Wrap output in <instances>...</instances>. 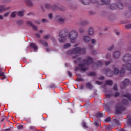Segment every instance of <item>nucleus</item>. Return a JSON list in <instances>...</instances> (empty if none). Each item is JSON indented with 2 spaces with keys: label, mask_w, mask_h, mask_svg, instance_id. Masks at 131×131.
I'll return each instance as SVG.
<instances>
[{
  "label": "nucleus",
  "mask_w": 131,
  "mask_h": 131,
  "mask_svg": "<svg viewBox=\"0 0 131 131\" xmlns=\"http://www.w3.org/2000/svg\"><path fill=\"white\" fill-rule=\"evenodd\" d=\"M68 75L70 77H71V73L70 72H68Z\"/></svg>",
  "instance_id": "49"
},
{
  "label": "nucleus",
  "mask_w": 131,
  "mask_h": 131,
  "mask_svg": "<svg viewBox=\"0 0 131 131\" xmlns=\"http://www.w3.org/2000/svg\"><path fill=\"white\" fill-rule=\"evenodd\" d=\"M78 76H80V75H77Z\"/></svg>",
  "instance_id": "57"
},
{
  "label": "nucleus",
  "mask_w": 131,
  "mask_h": 131,
  "mask_svg": "<svg viewBox=\"0 0 131 131\" xmlns=\"http://www.w3.org/2000/svg\"><path fill=\"white\" fill-rule=\"evenodd\" d=\"M83 40L85 42H89L91 40V38L88 36H84L83 38Z\"/></svg>",
  "instance_id": "11"
},
{
  "label": "nucleus",
  "mask_w": 131,
  "mask_h": 131,
  "mask_svg": "<svg viewBox=\"0 0 131 131\" xmlns=\"http://www.w3.org/2000/svg\"><path fill=\"white\" fill-rule=\"evenodd\" d=\"M17 15V12H13L11 13V18H15Z\"/></svg>",
  "instance_id": "21"
},
{
  "label": "nucleus",
  "mask_w": 131,
  "mask_h": 131,
  "mask_svg": "<svg viewBox=\"0 0 131 131\" xmlns=\"http://www.w3.org/2000/svg\"><path fill=\"white\" fill-rule=\"evenodd\" d=\"M92 58L89 57L88 58H87V60H86L85 61V63L86 64H91V63H92Z\"/></svg>",
  "instance_id": "15"
},
{
  "label": "nucleus",
  "mask_w": 131,
  "mask_h": 131,
  "mask_svg": "<svg viewBox=\"0 0 131 131\" xmlns=\"http://www.w3.org/2000/svg\"><path fill=\"white\" fill-rule=\"evenodd\" d=\"M106 75L107 76H112V72H111V71L109 70L106 72Z\"/></svg>",
  "instance_id": "24"
},
{
  "label": "nucleus",
  "mask_w": 131,
  "mask_h": 131,
  "mask_svg": "<svg viewBox=\"0 0 131 131\" xmlns=\"http://www.w3.org/2000/svg\"><path fill=\"white\" fill-rule=\"evenodd\" d=\"M124 82H125V83H126V82H127V83H128V82H129V80L126 79V80H125Z\"/></svg>",
  "instance_id": "45"
},
{
  "label": "nucleus",
  "mask_w": 131,
  "mask_h": 131,
  "mask_svg": "<svg viewBox=\"0 0 131 131\" xmlns=\"http://www.w3.org/2000/svg\"><path fill=\"white\" fill-rule=\"evenodd\" d=\"M17 128L19 130L22 129V128H23V126L22 125H19L17 126Z\"/></svg>",
  "instance_id": "35"
},
{
  "label": "nucleus",
  "mask_w": 131,
  "mask_h": 131,
  "mask_svg": "<svg viewBox=\"0 0 131 131\" xmlns=\"http://www.w3.org/2000/svg\"><path fill=\"white\" fill-rule=\"evenodd\" d=\"M10 14V12H6V13H5L4 14V17H8V16H9V14Z\"/></svg>",
  "instance_id": "36"
},
{
  "label": "nucleus",
  "mask_w": 131,
  "mask_h": 131,
  "mask_svg": "<svg viewBox=\"0 0 131 131\" xmlns=\"http://www.w3.org/2000/svg\"><path fill=\"white\" fill-rule=\"evenodd\" d=\"M4 19V16L3 15H0V20H3Z\"/></svg>",
  "instance_id": "47"
},
{
  "label": "nucleus",
  "mask_w": 131,
  "mask_h": 131,
  "mask_svg": "<svg viewBox=\"0 0 131 131\" xmlns=\"http://www.w3.org/2000/svg\"><path fill=\"white\" fill-rule=\"evenodd\" d=\"M129 125H130V126H131L130 123H129Z\"/></svg>",
  "instance_id": "59"
},
{
  "label": "nucleus",
  "mask_w": 131,
  "mask_h": 131,
  "mask_svg": "<svg viewBox=\"0 0 131 131\" xmlns=\"http://www.w3.org/2000/svg\"><path fill=\"white\" fill-rule=\"evenodd\" d=\"M48 18L50 20H52L53 19V14L50 13L48 15Z\"/></svg>",
  "instance_id": "28"
},
{
  "label": "nucleus",
  "mask_w": 131,
  "mask_h": 131,
  "mask_svg": "<svg viewBox=\"0 0 131 131\" xmlns=\"http://www.w3.org/2000/svg\"><path fill=\"white\" fill-rule=\"evenodd\" d=\"M96 84H98V85H101L102 84V82H99V81H96Z\"/></svg>",
  "instance_id": "41"
},
{
  "label": "nucleus",
  "mask_w": 131,
  "mask_h": 131,
  "mask_svg": "<svg viewBox=\"0 0 131 131\" xmlns=\"http://www.w3.org/2000/svg\"><path fill=\"white\" fill-rule=\"evenodd\" d=\"M40 33H43V30H41L39 31Z\"/></svg>",
  "instance_id": "53"
},
{
  "label": "nucleus",
  "mask_w": 131,
  "mask_h": 131,
  "mask_svg": "<svg viewBox=\"0 0 131 131\" xmlns=\"http://www.w3.org/2000/svg\"><path fill=\"white\" fill-rule=\"evenodd\" d=\"M103 116H104V114L102 113H98L96 115L97 117H98V118L103 117Z\"/></svg>",
  "instance_id": "20"
},
{
  "label": "nucleus",
  "mask_w": 131,
  "mask_h": 131,
  "mask_svg": "<svg viewBox=\"0 0 131 131\" xmlns=\"http://www.w3.org/2000/svg\"><path fill=\"white\" fill-rule=\"evenodd\" d=\"M91 43H92V45H94V44L96 43V40H95V39H92L91 40Z\"/></svg>",
  "instance_id": "31"
},
{
  "label": "nucleus",
  "mask_w": 131,
  "mask_h": 131,
  "mask_svg": "<svg viewBox=\"0 0 131 131\" xmlns=\"http://www.w3.org/2000/svg\"><path fill=\"white\" fill-rule=\"evenodd\" d=\"M126 28H131V24L126 25Z\"/></svg>",
  "instance_id": "40"
},
{
  "label": "nucleus",
  "mask_w": 131,
  "mask_h": 131,
  "mask_svg": "<svg viewBox=\"0 0 131 131\" xmlns=\"http://www.w3.org/2000/svg\"><path fill=\"white\" fill-rule=\"evenodd\" d=\"M90 75H95V73L94 72L91 73Z\"/></svg>",
  "instance_id": "54"
},
{
  "label": "nucleus",
  "mask_w": 131,
  "mask_h": 131,
  "mask_svg": "<svg viewBox=\"0 0 131 131\" xmlns=\"http://www.w3.org/2000/svg\"><path fill=\"white\" fill-rule=\"evenodd\" d=\"M94 3H99V5H104L105 4V0H94Z\"/></svg>",
  "instance_id": "12"
},
{
  "label": "nucleus",
  "mask_w": 131,
  "mask_h": 131,
  "mask_svg": "<svg viewBox=\"0 0 131 131\" xmlns=\"http://www.w3.org/2000/svg\"><path fill=\"white\" fill-rule=\"evenodd\" d=\"M111 57V54L110 53H107V55L105 56V58H106V59H109V58H110Z\"/></svg>",
  "instance_id": "30"
},
{
  "label": "nucleus",
  "mask_w": 131,
  "mask_h": 131,
  "mask_svg": "<svg viewBox=\"0 0 131 131\" xmlns=\"http://www.w3.org/2000/svg\"><path fill=\"white\" fill-rule=\"evenodd\" d=\"M78 68L81 71H86V70L88 69V68H86V67H85V66L83 65V64H80V66H79Z\"/></svg>",
  "instance_id": "10"
},
{
  "label": "nucleus",
  "mask_w": 131,
  "mask_h": 131,
  "mask_svg": "<svg viewBox=\"0 0 131 131\" xmlns=\"http://www.w3.org/2000/svg\"><path fill=\"white\" fill-rule=\"evenodd\" d=\"M8 9L6 8L4 5H0V13H3L4 11H7Z\"/></svg>",
  "instance_id": "13"
},
{
  "label": "nucleus",
  "mask_w": 131,
  "mask_h": 131,
  "mask_svg": "<svg viewBox=\"0 0 131 131\" xmlns=\"http://www.w3.org/2000/svg\"><path fill=\"white\" fill-rule=\"evenodd\" d=\"M68 37L72 43H74L76 41L75 39L78 37V33L76 30H72L69 33Z\"/></svg>",
  "instance_id": "1"
},
{
  "label": "nucleus",
  "mask_w": 131,
  "mask_h": 131,
  "mask_svg": "<svg viewBox=\"0 0 131 131\" xmlns=\"http://www.w3.org/2000/svg\"><path fill=\"white\" fill-rule=\"evenodd\" d=\"M109 64H110V62L109 61H107V62H105V65L106 66H108V65H109Z\"/></svg>",
  "instance_id": "48"
},
{
  "label": "nucleus",
  "mask_w": 131,
  "mask_h": 131,
  "mask_svg": "<svg viewBox=\"0 0 131 131\" xmlns=\"http://www.w3.org/2000/svg\"><path fill=\"white\" fill-rule=\"evenodd\" d=\"M114 90H115V91H117V86L116 85H114Z\"/></svg>",
  "instance_id": "46"
},
{
  "label": "nucleus",
  "mask_w": 131,
  "mask_h": 131,
  "mask_svg": "<svg viewBox=\"0 0 131 131\" xmlns=\"http://www.w3.org/2000/svg\"><path fill=\"white\" fill-rule=\"evenodd\" d=\"M49 37H50V35H45L44 36V38L45 39H49Z\"/></svg>",
  "instance_id": "37"
},
{
  "label": "nucleus",
  "mask_w": 131,
  "mask_h": 131,
  "mask_svg": "<svg viewBox=\"0 0 131 131\" xmlns=\"http://www.w3.org/2000/svg\"><path fill=\"white\" fill-rule=\"evenodd\" d=\"M94 124H95V125H96V126L99 125V124H98V122H94Z\"/></svg>",
  "instance_id": "52"
},
{
  "label": "nucleus",
  "mask_w": 131,
  "mask_h": 131,
  "mask_svg": "<svg viewBox=\"0 0 131 131\" xmlns=\"http://www.w3.org/2000/svg\"><path fill=\"white\" fill-rule=\"evenodd\" d=\"M121 56V52L119 51H114L113 54V58L114 59H116V60H117V59H119Z\"/></svg>",
  "instance_id": "6"
},
{
  "label": "nucleus",
  "mask_w": 131,
  "mask_h": 131,
  "mask_svg": "<svg viewBox=\"0 0 131 131\" xmlns=\"http://www.w3.org/2000/svg\"><path fill=\"white\" fill-rule=\"evenodd\" d=\"M106 95L107 98H109V97H110V95H109L108 94L106 93Z\"/></svg>",
  "instance_id": "55"
},
{
  "label": "nucleus",
  "mask_w": 131,
  "mask_h": 131,
  "mask_svg": "<svg viewBox=\"0 0 131 131\" xmlns=\"http://www.w3.org/2000/svg\"><path fill=\"white\" fill-rule=\"evenodd\" d=\"M119 109H121V105L120 104H117L116 107V110H117V111L119 110Z\"/></svg>",
  "instance_id": "25"
},
{
  "label": "nucleus",
  "mask_w": 131,
  "mask_h": 131,
  "mask_svg": "<svg viewBox=\"0 0 131 131\" xmlns=\"http://www.w3.org/2000/svg\"><path fill=\"white\" fill-rule=\"evenodd\" d=\"M110 9L111 10H115L116 9H117V5L115 3L112 4Z\"/></svg>",
  "instance_id": "14"
},
{
  "label": "nucleus",
  "mask_w": 131,
  "mask_h": 131,
  "mask_svg": "<svg viewBox=\"0 0 131 131\" xmlns=\"http://www.w3.org/2000/svg\"><path fill=\"white\" fill-rule=\"evenodd\" d=\"M42 22H43V23H46L48 22V20H47L46 19H42Z\"/></svg>",
  "instance_id": "43"
},
{
  "label": "nucleus",
  "mask_w": 131,
  "mask_h": 131,
  "mask_svg": "<svg viewBox=\"0 0 131 131\" xmlns=\"http://www.w3.org/2000/svg\"><path fill=\"white\" fill-rule=\"evenodd\" d=\"M59 21L60 22H64L65 21V19L63 18L62 17H60V18H59Z\"/></svg>",
  "instance_id": "33"
},
{
  "label": "nucleus",
  "mask_w": 131,
  "mask_h": 131,
  "mask_svg": "<svg viewBox=\"0 0 131 131\" xmlns=\"http://www.w3.org/2000/svg\"><path fill=\"white\" fill-rule=\"evenodd\" d=\"M30 46L31 47V48H32L33 49H34V50H37V49H38L37 46L33 43L30 44Z\"/></svg>",
  "instance_id": "16"
},
{
  "label": "nucleus",
  "mask_w": 131,
  "mask_h": 131,
  "mask_svg": "<svg viewBox=\"0 0 131 131\" xmlns=\"http://www.w3.org/2000/svg\"><path fill=\"white\" fill-rule=\"evenodd\" d=\"M130 70V72L131 73V63H129L127 64L126 66L123 65L121 68V70L120 72V76H123L124 74H125V70Z\"/></svg>",
  "instance_id": "2"
},
{
  "label": "nucleus",
  "mask_w": 131,
  "mask_h": 131,
  "mask_svg": "<svg viewBox=\"0 0 131 131\" xmlns=\"http://www.w3.org/2000/svg\"><path fill=\"white\" fill-rule=\"evenodd\" d=\"M2 121H4V119H2Z\"/></svg>",
  "instance_id": "60"
},
{
  "label": "nucleus",
  "mask_w": 131,
  "mask_h": 131,
  "mask_svg": "<svg viewBox=\"0 0 131 131\" xmlns=\"http://www.w3.org/2000/svg\"><path fill=\"white\" fill-rule=\"evenodd\" d=\"M122 62L124 63H127V62L131 61V54L127 53L123 55L122 58Z\"/></svg>",
  "instance_id": "3"
},
{
  "label": "nucleus",
  "mask_w": 131,
  "mask_h": 131,
  "mask_svg": "<svg viewBox=\"0 0 131 131\" xmlns=\"http://www.w3.org/2000/svg\"><path fill=\"white\" fill-rule=\"evenodd\" d=\"M36 37H40V35H39V34H36Z\"/></svg>",
  "instance_id": "51"
},
{
  "label": "nucleus",
  "mask_w": 131,
  "mask_h": 131,
  "mask_svg": "<svg viewBox=\"0 0 131 131\" xmlns=\"http://www.w3.org/2000/svg\"><path fill=\"white\" fill-rule=\"evenodd\" d=\"M81 2L84 5H89L91 3V1L90 0H81Z\"/></svg>",
  "instance_id": "17"
},
{
  "label": "nucleus",
  "mask_w": 131,
  "mask_h": 131,
  "mask_svg": "<svg viewBox=\"0 0 131 131\" xmlns=\"http://www.w3.org/2000/svg\"><path fill=\"white\" fill-rule=\"evenodd\" d=\"M109 121H110V118L105 119V122H109Z\"/></svg>",
  "instance_id": "42"
},
{
  "label": "nucleus",
  "mask_w": 131,
  "mask_h": 131,
  "mask_svg": "<svg viewBox=\"0 0 131 131\" xmlns=\"http://www.w3.org/2000/svg\"><path fill=\"white\" fill-rule=\"evenodd\" d=\"M40 43L43 46V47H45L46 48V51L47 52L50 51V49L49 47H48V43L43 41V40L40 41Z\"/></svg>",
  "instance_id": "8"
},
{
  "label": "nucleus",
  "mask_w": 131,
  "mask_h": 131,
  "mask_svg": "<svg viewBox=\"0 0 131 131\" xmlns=\"http://www.w3.org/2000/svg\"><path fill=\"white\" fill-rule=\"evenodd\" d=\"M24 13V11L21 10L20 11H18V15L19 16V17H23L24 16V14H23Z\"/></svg>",
  "instance_id": "18"
},
{
  "label": "nucleus",
  "mask_w": 131,
  "mask_h": 131,
  "mask_svg": "<svg viewBox=\"0 0 131 131\" xmlns=\"http://www.w3.org/2000/svg\"><path fill=\"white\" fill-rule=\"evenodd\" d=\"M58 40L60 43L65 42L67 40V35L66 34H62L59 35Z\"/></svg>",
  "instance_id": "4"
},
{
  "label": "nucleus",
  "mask_w": 131,
  "mask_h": 131,
  "mask_svg": "<svg viewBox=\"0 0 131 131\" xmlns=\"http://www.w3.org/2000/svg\"><path fill=\"white\" fill-rule=\"evenodd\" d=\"M83 125L84 127H86V123L83 122Z\"/></svg>",
  "instance_id": "50"
},
{
  "label": "nucleus",
  "mask_w": 131,
  "mask_h": 131,
  "mask_svg": "<svg viewBox=\"0 0 131 131\" xmlns=\"http://www.w3.org/2000/svg\"><path fill=\"white\" fill-rule=\"evenodd\" d=\"M123 103H125V101H124V100H123Z\"/></svg>",
  "instance_id": "58"
},
{
  "label": "nucleus",
  "mask_w": 131,
  "mask_h": 131,
  "mask_svg": "<svg viewBox=\"0 0 131 131\" xmlns=\"http://www.w3.org/2000/svg\"><path fill=\"white\" fill-rule=\"evenodd\" d=\"M114 74L116 75V74H118V73H119V70H118V69L115 68L114 69Z\"/></svg>",
  "instance_id": "19"
},
{
  "label": "nucleus",
  "mask_w": 131,
  "mask_h": 131,
  "mask_svg": "<svg viewBox=\"0 0 131 131\" xmlns=\"http://www.w3.org/2000/svg\"><path fill=\"white\" fill-rule=\"evenodd\" d=\"M114 49V46L112 45L108 48V51H112Z\"/></svg>",
  "instance_id": "29"
},
{
  "label": "nucleus",
  "mask_w": 131,
  "mask_h": 131,
  "mask_svg": "<svg viewBox=\"0 0 131 131\" xmlns=\"http://www.w3.org/2000/svg\"><path fill=\"white\" fill-rule=\"evenodd\" d=\"M86 24V22L85 21H83L81 23V25L82 26H84V25H85Z\"/></svg>",
  "instance_id": "39"
},
{
  "label": "nucleus",
  "mask_w": 131,
  "mask_h": 131,
  "mask_svg": "<svg viewBox=\"0 0 131 131\" xmlns=\"http://www.w3.org/2000/svg\"><path fill=\"white\" fill-rule=\"evenodd\" d=\"M125 97L129 100V101L131 100V94H128L126 95H125Z\"/></svg>",
  "instance_id": "22"
},
{
  "label": "nucleus",
  "mask_w": 131,
  "mask_h": 131,
  "mask_svg": "<svg viewBox=\"0 0 131 131\" xmlns=\"http://www.w3.org/2000/svg\"><path fill=\"white\" fill-rule=\"evenodd\" d=\"M27 26H32V28L34 30H37V27L36 26L33 25V24H32V23H31V21H27Z\"/></svg>",
  "instance_id": "7"
},
{
  "label": "nucleus",
  "mask_w": 131,
  "mask_h": 131,
  "mask_svg": "<svg viewBox=\"0 0 131 131\" xmlns=\"http://www.w3.org/2000/svg\"><path fill=\"white\" fill-rule=\"evenodd\" d=\"M99 79L103 80V79H104V77H101Z\"/></svg>",
  "instance_id": "56"
},
{
  "label": "nucleus",
  "mask_w": 131,
  "mask_h": 131,
  "mask_svg": "<svg viewBox=\"0 0 131 131\" xmlns=\"http://www.w3.org/2000/svg\"><path fill=\"white\" fill-rule=\"evenodd\" d=\"M86 86L88 89H92V84H91V83H88L86 84Z\"/></svg>",
  "instance_id": "27"
},
{
  "label": "nucleus",
  "mask_w": 131,
  "mask_h": 131,
  "mask_svg": "<svg viewBox=\"0 0 131 131\" xmlns=\"http://www.w3.org/2000/svg\"><path fill=\"white\" fill-rule=\"evenodd\" d=\"M84 49H81L79 47H76L73 51L74 54H81V53H84Z\"/></svg>",
  "instance_id": "5"
},
{
  "label": "nucleus",
  "mask_w": 131,
  "mask_h": 131,
  "mask_svg": "<svg viewBox=\"0 0 131 131\" xmlns=\"http://www.w3.org/2000/svg\"><path fill=\"white\" fill-rule=\"evenodd\" d=\"M0 76H2V77H4V78L6 77V76L5 75L4 72L0 73Z\"/></svg>",
  "instance_id": "34"
},
{
  "label": "nucleus",
  "mask_w": 131,
  "mask_h": 131,
  "mask_svg": "<svg viewBox=\"0 0 131 131\" xmlns=\"http://www.w3.org/2000/svg\"><path fill=\"white\" fill-rule=\"evenodd\" d=\"M79 32H80V33H83V32H84V29L80 28L79 29Z\"/></svg>",
  "instance_id": "26"
},
{
  "label": "nucleus",
  "mask_w": 131,
  "mask_h": 131,
  "mask_svg": "<svg viewBox=\"0 0 131 131\" xmlns=\"http://www.w3.org/2000/svg\"><path fill=\"white\" fill-rule=\"evenodd\" d=\"M115 97H118V96H119V93L117 92L114 95Z\"/></svg>",
  "instance_id": "44"
},
{
  "label": "nucleus",
  "mask_w": 131,
  "mask_h": 131,
  "mask_svg": "<svg viewBox=\"0 0 131 131\" xmlns=\"http://www.w3.org/2000/svg\"><path fill=\"white\" fill-rule=\"evenodd\" d=\"M69 47H70V43L66 44V45L64 46V48H69Z\"/></svg>",
  "instance_id": "38"
},
{
  "label": "nucleus",
  "mask_w": 131,
  "mask_h": 131,
  "mask_svg": "<svg viewBox=\"0 0 131 131\" xmlns=\"http://www.w3.org/2000/svg\"><path fill=\"white\" fill-rule=\"evenodd\" d=\"M94 29L92 27H90L88 30V34L89 35H93L94 33Z\"/></svg>",
  "instance_id": "9"
},
{
  "label": "nucleus",
  "mask_w": 131,
  "mask_h": 131,
  "mask_svg": "<svg viewBox=\"0 0 131 131\" xmlns=\"http://www.w3.org/2000/svg\"><path fill=\"white\" fill-rule=\"evenodd\" d=\"M106 84L107 85H112V81L108 80L106 81Z\"/></svg>",
  "instance_id": "23"
},
{
  "label": "nucleus",
  "mask_w": 131,
  "mask_h": 131,
  "mask_svg": "<svg viewBox=\"0 0 131 131\" xmlns=\"http://www.w3.org/2000/svg\"><path fill=\"white\" fill-rule=\"evenodd\" d=\"M97 65L98 66L101 67L103 65V63L101 61H99V62H97Z\"/></svg>",
  "instance_id": "32"
}]
</instances>
